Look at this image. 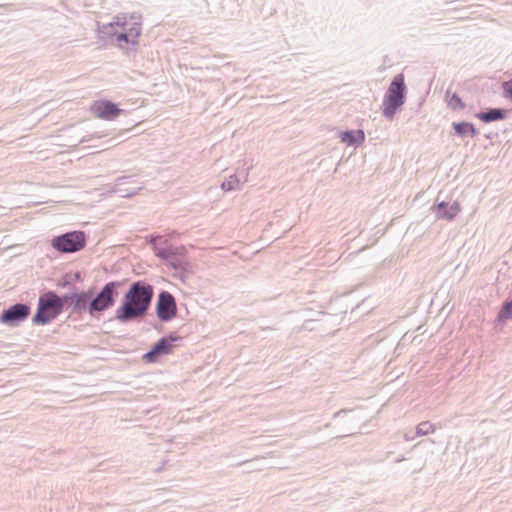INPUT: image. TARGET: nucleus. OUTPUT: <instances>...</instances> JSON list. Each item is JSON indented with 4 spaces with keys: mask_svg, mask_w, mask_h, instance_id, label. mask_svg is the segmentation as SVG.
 <instances>
[{
    "mask_svg": "<svg viewBox=\"0 0 512 512\" xmlns=\"http://www.w3.org/2000/svg\"><path fill=\"white\" fill-rule=\"evenodd\" d=\"M248 178V171H246L243 175H231L226 181H224L221 185V188L225 191H232L239 189L241 184L245 183Z\"/></svg>",
    "mask_w": 512,
    "mask_h": 512,
    "instance_id": "2eb2a0df",
    "label": "nucleus"
},
{
    "mask_svg": "<svg viewBox=\"0 0 512 512\" xmlns=\"http://www.w3.org/2000/svg\"><path fill=\"white\" fill-rule=\"evenodd\" d=\"M365 139V134L362 130L345 131L340 134L341 142L348 146H357Z\"/></svg>",
    "mask_w": 512,
    "mask_h": 512,
    "instance_id": "ddd939ff",
    "label": "nucleus"
},
{
    "mask_svg": "<svg viewBox=\"0 0 512 512\" xmlns=\"http://www.w3.org/2000/svg\"><path fill=\"white\" fill-rule=\"evenodd\" d=\"M406 86L404 76L402 74L396 75L384 96L382 107L383 115L392 120L398 108L405 102Z\"/></svg>",
    "mask_w": 512,
    "mask_h": 512,
    "instance_id": "20e7f679",
    "label": "nucleus"
},
{
    "mask_svg": "<svg viewBox=\"0 0 512 512\" xmlns=\"http://www.w3.org/2000/svg\"><path fill=\"white\" fill-rule=\"evenodd\" d=\"M448 207V204L444 201L438 203L436 206L432 207L433 212L438 217V214L443 212Z\"/></svg>",
    "mask_w": 512,
    "mask_h": 512,
    "instance_id": "4be33fe9",
    "label": "nucleus"
},
{
    "mask_svg": "<svg viewBox=\"0 0 512 512\" xmlns=\"http://www.w3.org/2000/svg\"><path fill=\"white\" fill-rule=\"evenodd\" d=\"M437 426L429 421H423L419 423L415 430V435L420 436H426L429 434H432L436 431Z\"/></svg>",
    "mask_w": 512,
    "mask_h": 512,
    "instance_id": "a211bd4d",
    "label": "nucleus"
},
{
    "mask_svg": "<svg viewBox=\"0 0 512 512\" xmlns=\"http://www.w3.org/2000/svg\"><path fill=\"white\" fill-rule=\"evenodd\" d=\"M453 128L455 134L462 139L466 137H475L478 134V130L474 124L470 122H454Z\"/></svg>",
    "mask_w": 512,
    "mask_h": 512,
    "instance_id": "f8f14e48",
    "label": "nucleus"
},
{
    "mask_svg": "<svg viewBox=\"0 0 512 512\" xmlns=\"http://www.w3.org/2000/svg\"><path fill=\"white\" fill-rule=\"evenodd\" d=\"M503 95L506 99L512 101V79L502 84Z\"/></svg>",
    "mask_w": 512,
    "mask_h": 512,
    "instance_id": "412c9836",
    "label": "nucleus"
},
{
    "mask_svg": "<svg viewBox=\"0 0 512 512\" xmlns=\"http://www.w3.org/2000/svg\"><path fill=\"white\" fill-rule=\"evenodd\" d=\"M93 295V290H88L81 293H72L69 296H65L64 300L69 302V306L72 308L73 312L81 313L85 310L88 311L89 303Z\"/></svg>",
    "mask_w": 512,
    "mask_h": 512,
    "instance_id": "9d476101",
    "label": "nucleus"
},
{
    "mask_svg": "<svg viewBox=\"0 0 512 512\" xmlns=\"http://www.w3.org/2000/svg\"><path fill=\"white\" fill-rule=\"evenodd\" d=\"M121 286V282L112 281L105 284L101 291L94 297L91 298L89 303L88 312L91 316H94L96 312H102L115 303V299L118 296V287Z\"/></svg>",
    "mask_w": 512,
    "mask_h": 512,
    "instance_id": "39448f33",
    "label": "nucleus"
},
{
    "mask_svg": "<svg viewBox=\"0 0 512 512\" xmlns=\"http://www.w3.org/2000/svg\"><path fill=\"white\" fill-rule=\"evenodd\" d=\"M416 437H417V436L415 435V433H414V434H412L411 432H406V433L404 434V439H405L406 441H413Z\"/></svg>",
    "mask_w": 512,
    "mask_h": 512,
    "instance_id": "5701e85b",
    "label": "nucleus"
},
{
    "mask_svg": "<svg viewBox=\"0 0 512 512\" xmlns=\"http://www.w3.org/2000/svg\"><path fill=\"white\" fill-rule=\"evenodd\" d=\"M476 117L484 123H490L493 121H499L505 118V111L500 108H492L486 112H480L476 114Z\"/></svg>",
    "mask_w": 512,
    "mask_h": 512,
    "instance_id": "4468645a",
    "label": "nucleus"
},
{
    "mask_svg": "<svg viewBox=\"0 0 512 512\" xmlns=\"http://www.w3.org/2000/svg\"><path fill=\"white\" fill-rule=\"evenodd\" d=\"M64 300L55 292L49 291L38 300V308L33 316V323L45 325L55 319L63 310Z\"/></svg>",
    "mask_w": 512,
    "mask_h": 512,
    "instance_id": "7ed1b4c3",
    "label": "nucleus"
},
{
    "mask_svg": "<svg viewBox=\"0 0 512 512\" xmlns=\"http://www.w3.org/2000/svg\"><path fill=\"white\" fill-rule=\"evenodd\" d=\"M177 339L178 337H174L172 335L169 337H162L155 343L150 351L144 354L143 359L147 363H155L160 356L168 355L171 353L173 342H175Z\"/></svg>",
    "mask_w": 512,
    "mask_h": 512,
    "instance_id": "1a4fd4ad",
    "label": "nucleus"
},
{
    "mask_svg": "<svg viewBox=\"0 0 512 512\" xmlns=\"http://www.w3.org/2000/svg\"><path fill=\"white\" fill-rule=\"evenodd\" d=\"M155 254L156 256L164 259V260H167V261H170L171 262V265L175 268V269H178L180 267V264H177L173 261V257H174V251L172 248H164V249H160V248H156L155 249Z\"/></svg>",
    "mask_w": 512,
    "mask_h": 512,
    "instance_id": "6ab92c4d",
    "label": "nucleus"
},
{
    "mask_svg": "<svg viewBox=\"0 0 512 512\" xmlns=\"http://www.w3.org/2000/svg\"><path fill=\"white\" fill-rule=\"evenodd\" d=\"M141 21L142 17L137 13L119 14L114 21L99 27V32L106 38L115 39L121 48L124 44L135 45L141 34Z\"/></svg>",
    "mask_w": 512,
    "mask_h": 512,
    "instance_id": "f03ea898",
    "label": "nucleus"
},
{
    "mask_svg": "<svg viewBox=\"0 0 512 512\" xmlns=\"http://www.w3.org/2000/svg\"><path fill=\"white\" fill-rule=\"evenodd\" d=\"M346 412H347V410L342 409V410H340V411H338V412L334 413L333 417H334V418H337V417H339L341 414L346 413Z\"/></svg>",
    "mask_w": 512,
    "mask_h": 512,
    "instance_id": "b1692460",
    "label": "nucleus"
},
{
    "mask_svg": "<svg viewBox=\"0 0 512 512\" xmlns=\"http://www.w3.org/2000/svg\"><path fill=\"white\" fill-rule=\"evenodd\" d=\"M30 314V307L24 303H16L4 310L0 316L2 324L15 327L26 320Z\"/></svg>",
    "mask_w": 512,
    "mask_h": 512,
    "instance_id": "6e6552de",
    "label": "nucleus"
},
{
    "mask_svg": "<svg viewBox=\"0 0 512 512\" xmlns=\"http://www.w3.org/2000/svg\"><path fill=\"white\" fill-rule=\"evenodd\" d=\"M93 113L101 119L113 120L121 112V110L111 101L101 100L94 103L92 106Z\"/></svg>",
    "mask_w": 512,
    "mask_h": 512,
    "instance_id": "9b49d317",
    "label": "nucleus"
},
{
    "mask_svg": "<svg viewBox=\"0 0 512 512\" xmlns=\"http://www.w3.org/2000/svg\"><path fill=\"white\" fill-rule=\"evenodd\" d=\"M153 294L150 284L144 281L132 283L123 297L122 305L115 311V318L121 323H127L144 317L151 305Z\"/></svg>",
    "mask_w": 512,
    "mask_h": 512,
    "instance_id": "f257e3e1",
    "label": "nucleus"
},
{
    "mask_svg": "<svg viewBox=\"0 0 512 512\" xmlns=\"http://www.w3.org/2000/svg\"><path fill=\"white\" fill-rule=\"evenodd\" d=\"M157 316L161 321L167 322L177 314V305L174 296L168 291H162L158 295L156 305Z\"/></svg>",
    "mask_w": 512,
    "mask_h": 512,
    "instance_id": "0eeeda50",
    "label": "nucleus"
},
{
    "mask_svg": "<svg viewBox=\"0 0 512 512\" xmlns=\"http://www.w3.org/2000/svg\"><path fill=\"white\" fill-rule=\"evenodd\" d=\"M446 102L452 110H462L465 108V104L456 93H451L449 90L446 92Z\"/></svg>",
    "mask_w": 512,
    "mask_h": 512,
    "instance_id": "f3484780",
    "label": "nucleus"
},
{
    "mask_svg": "<svg viewBox=\"0 0 512 512\" xmlns=\"http://www.w3.org/2000/svg\"><path fill=\"white\" fill-rule=\"evenodd\" d=\"M461 207L459 202L454 201L450 206H448L443 212L438 214L439 219H445L448 221H452L455 219L457 214L460 212Z\"/></svg>",
    "mask_w": 512,
    "mask_h": 512,
    "instance_id": "dca6fc26",
    "label": "nucleus"
},
{
    "mask_svg": "<svg viewBox=\"0 0 512 512\" xmlns=\"http://www.w3.org/2000/svg\"><path fill=\"white\" fill-rule=\"evenodd\" d=\"M510 318H512V300L503 304V307L498 315V319L500 321H505Z\"/></svg>",
    "mask_w": 512,
    "mask_h": 512,
    "instance_id": "aec40b11",
    "label": "nucleus"
},
{
    "mask_svg": "<svg viewBox=\"0 0 512 512\" xmlns=\"http://www.w3.org/2000/svg\"><path fill=\"white\" fill-rule=\"evenodd\" d=\"M86 236L83 231H72L56 236L51 246L61 253H74L85 247Z\"/></svg>",
    "mask_w": 512,
    "mask_h": 512,
    "instance_id": "423d86ee",
    "label": "nucleus"
}]
</instances>
